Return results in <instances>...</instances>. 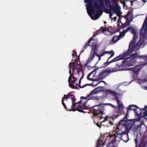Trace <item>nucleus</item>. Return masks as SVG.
I'll use <instances>...</instances> for the list:
<instances>
[{"label":"nucleus","mask_w":147,"mask_h":147,"mask_svg":"<svg viewBox=\"0 0 147 147\" xmlns=\"http://www.w3.org/2000/svg\"><path fill=\"white\" fill-rule=\"evenodd\" d=\"M96 125L98 127H99L100 128L101 127L102 125L101 124H99L98 123H96Z\"/></svg>","instance_id":"nucleus-50"},{"label":"nucleus","mask_w":147,"mask_h":147,"mask_svg":"<svg viewBox=\"0 0 147 147\" xmlns=\"http://www.w3.org/2000/svg\"><path fill=\"white\" fill-rule=\"evenodd\" d=\"M95 36V35L94 34L92 37H94Z\"/></svg>","instance_id":"nucleus-62"},{"label":"nucleus","mask_w":147,"mask_h":147,"mask_svg":"<svg viewBox=\"0 0 147 147\" xmlns=\"http://www.w3.org/2000/svg\"><path fill=\"white\" fill-rule=\"evenodd\" d=\"M119 130L116 132L115 133L112 135H110V137L111 138H113V139L111 142L112 143L116 141H119L122 140V135L123 131H121L122 129H119Z\"/></svg>","instance_id":"nucleus-10"},{"label":"nucleus","mask_w":147,"mask_h":147,"mask_svg":"<svg viewBox=\"0 0 147 147\" xmlns=\"http://www.w3.org/2000/svg\"><path fill=\"white\" fill-rule=\"evenodd\" d=\"M68 81L69 84V85L70 87L76 89L77 88L76 86H78V84L77 83L76 84V86H75V81L71 80V77H69Z\"/></svg>","instance_id":"nucleus-20"},{"label":"nucleus","mask_w":147,"mask_h":147,"mask_svg":"<svg viewBox=\"0 0 147 147\" xmlns=\"http://www.w3.org/2000/svg\"><path fill=\"white\" fill-rule=\"evenodd\" d=\"M139 66H136L135 67L131 68V70L134 72V74L136 75V76L138 74L141 68V67L138 68Z\"/></svg>","instance_id":"nucleus-22"},{"label":"nucleus","mask_w":147,"mask_h":147,"mask_svg":"<svg viewBox=\"0 0 147 147\" xmlns=\"http://www.w3.org/2000/svg\"><path fill=\"white\" fill-rule=\"evenodd\" d=\"M147 144V136L144 134L140 137V143L138 147H146Z\"/></svg>","instance_id":"nucleus-15"},{"label":"nucleus","mask_w":147,"mask_h":147,"mask_svg":"<svg viewBox=\"0 0 147 147\" xmlns=\"http://www.w3.org/2000/svg\"><path fill=\"white\" fill-rule=\"evenodd\" d=\"M119 66V65L116 64L115 66L114 67V69L112 68V69H109L108 70H105L102 71L100 72L97 77L98 81L104 79L105 78L107 77L111 74L113 72H115L117 70L116 69V67H117Z\"/></svg>","instance_id":"nucleus-5"},{"label":"nucleus","mask_w":147,"mask_h":147,"mask_svg":"<svg viewBox=\"0 0 147 147\" xmlns=\"http://www.w3.org/2000/svg\"><path fill=\"white\" fill-rule=\"evenodd\" d=\"M80 98L82 99V105L81 106V107H83L82 108L83 109H87L89 108V107H88L86 105V103L89 99V98L86 97H84L83 96H81L80 97Z\"/></svg>","instance_id":"nucleus-18"},{"label":"nucleus","mask_w":147,"mask_h":147,"mask_svg":"<svg viewBox=\"0 0 147 147\" xmlns=\"http://www.w3.org/2000/svg\"><path fill=\"white\" fill-rule=\"evenodd\" d=\"M101 138H100L98 140L96 147H108L109 145L110 144V143L109 142L108 145L106 144V142L108 140H106L103 142Z\"/></svg>","instance_id":"nucleus-17"},{"label":"nucleus","mask_w":147,"mask_h":147,"mask_svg":"<svg viewBox=\"0 0 147 147\" xmlns=\"http://www.w3.org/2000/svg\"><path fill=\"white\" fill-rule=\"evenodd\" d=\"M109 60H108V59L107 61L104 63V64L103 65V67H105L111 63H109L110 61H109Z\"/></svg>","instance_id":"nucleus-42"},{"label":"nucleus","mask_w":147,"mask_h":147,"mask_svg":"<svg viewBox=\"0 0 147 147\" xmlns=\"http://www.w3.org/2000/svg\"><path fill=\"white\" fill-rule=\"evenodd\" d=\"M107 118H105L104 120H103V122H104V121H105L107 119Z\"/></svg>","instance_id":"nucleus-57"},{"label":"nucleus","mask_w":147,"mask_h":147,"mask_svg":"<svg viewBox=\"0 0 147 147\" xmlns=\"http://www.w3.org/2000/svg\"><path fill=\"white\" fill-rule=\"evenodd\" d=\"M96 46H94L92 47V51L90 53V56L87 61V63L88 64L92 60L94 57L95 55L98 57V60L97 61L96 64L101 60V57L103 56L106 54L105 52L102 53L100 55H98L96 52Z\"/></svg>","instance_id":"nucleus-6"},{"label":"nucleus","mask_w":147,"mask_h":147,"mask_svg":"<svg viewBox=\"0 0 147 147\" xmlns=\"http://www.w3.org/2000/svg\"><path fill=\"white\" fill-rule=\"evenodd\" d=\"M134 18L133 17V16H132V17H131L129 20V21H131H131H133V19H134Z\"/></svg>","instance_id":"nucleus-53"},{"label":"nucleus","mask_w":147,"mask_h":147,"mask_svg":"<svg viewBox=\"0 0 147 147\" xmlns=\"http://www.w3.org/2000/svg\"><path fill=\"white\" fill-rule=\"evenodd\" d=\"M106 23V22H104V23Z\"/></svg>","instance_id":"nucleus-64"},{"label":"nucleus","mask_w":147,"mask_h":147,"mask_svg":"<svg viewBox=\"0 0 147 147\" xmlns=\"http://www.w3.org/2000/svg\"><path fill=\"white\" fill-rule=\"evenodd\" d=\"M147 108V105L145 106L144 108L142 109L139 108L138 110L139 111V113L137 112L138 114L136 115V116H137L138 117V121H140L142 118H144L145 117L147 116V111L145 109Z\"/></svg>","instance_id":"nucleus-13"},{"label":"nucleus","mask_w":147,"mask_h":147,"mask_svg":"<svg viewBox=\"0 0 147 147\" xmlns=\"http://www.w3.org/2000/svg\"><path fill=\"white\" fill-rule=\"evenodd\" d=\"M78 59H75L74 61V62H73L74 63H75V64H76L77 63H78Z\"/></svg>","instance_id":"nucleus-51"},{"label":"nucleus","mask_w":147,"mask_h":147,"mask_svg":"<svg viewBox=\"0 0 147 147\" xmlns=\"http://www.w3.org/2000/svg\"><path fill=\"white\" fill-rule=\"evenodd\" d=\"M104 105H109V106H111V107H113V108L115 107L111 103H106V104H104Z\"/></svg>","instance_id":"nucleus-47"},{"label":"nucleus","mask_w":147,"mask_h":147,"mask_svg":"<svg viewBox=\"0 0 147 147\" xmlns=\"http://www.w3.org/2000/svg\"><path fill=\"white\" fill-rule=\"evenodd\" d=\"M90 1L92 4H93L92 2H93L94 5L97 11L100 10L102 7L104 6L103 0H85V2L87 4H90Z\"/></svg>","instance_id":"nucleus-9"},{"label":"nucleus","mask_w":147,"mask_h":147,"mask_svg":"<svg viewBox=\"0 0 147 147\" xmlns=\"http://www.w3.org/2000/svg\"><path fill=\"white\" fill-rule=\"evenodd\" d=\"M92 40H94L93 39H92V38H90V39L89 40H88V42L87 43H86L85 45H84V49H86L87 47H88V46H91V47H93L94 46H96V45H90V43L91 42V41Z\"/></svg>","instance_id":"nucleus-28"},{"label":"nucleus","mask_w":147,"mask_h":147,"mask_svg":"<svg viewBox=\"0 0 147 147\" xmlns=\"http://www.w3.org/2000/svg\"><path fill=\"white\" fill-rule=\"evenodd\" d=\"M112 3L113 4L117 3L116 2V0H111Z\"/></svg>","instance_id":"nucleus-48"},{"label":"nucleus","mask_w":147,"mask_h":147,"mask_svg":"<svg viewBox=\"0 0 147 147\" xmlns=\"http://www.w3.org/2000/svg\"><path fill=\"white\" fill-rule=\"evenodd\" d=\"M105 53H106V54L109 53V54H111V56L108 58V60H109L110 58L112 57L114 55V52L113 51H105Z\"/></svg>","instance_id":"nucleus-36"},{"label":"nucleus","mask_w":147,"mask_h":147,"mask_svg":"<svg viewBox=\"0 0 147 147\" xmlns=\"http://www.w3.org/2000/svg\"><path fill=\"white\" fill-rule=\"evenodd\" d=\"M142 1L144 3H145L146 2V1L145 0H142Z\"/></svg>","instance_id":"nucleus-56"},{"label":"nucleus","mask_w":147,"mask_h":147,"mask_svg":"<svg viewBox=\"0 0 147 147\" xmlns=\"http://www.w3.org/2000/svg\"><path fill=\"white\" fill-rule=\"evenodd\" d=\"M117 19V17H114V19L115 20H116V19Z\"/></svg>","instance_id":"nucleus-59"},{"label":"nucleus","mask_w":147,"mask_h":147,"mask_svg":"<svg viewBox=\"0 0 147 147\" xmlns=\"http://www.w3.org/2000/svg\"><path fill=\"white\" fill-rule=\"evenodd\" d=\"M73 103H72L71 104L70 103L67 104V106L65 105V106H63L64 108L67 110L68 111H76L75 108H74Z\"/></svg>","instance_id":"nucleus-19"},{"label":"nucleus","mask_w":147,"mask_h":147,"mask_svg":"<svg viewBox=\"0 0 147 147\" xmlns=\"http://www.w3.org/2000/svg\"><path fill=\"white\" fill-rule=\"evenodd\" d=\"M107 92L108 94H111L114 96L115 98V100L117 99V98H118V97L117 95V93L115 92L110 90H108Z\"/></svg>","instance_id":"nucleus-27"},{"label":"nucleus","mask_w":147,"mask_h":147,"mask_svg":"<svg viewBox=\"0 0 147 147\" xmlns=\"http://www.w3.org/2000/svg\"><path fill=\"white\" fill-rule=\"evenodd\" d=\"M87 97L89 98V99L94 100L95 99L99 100L101 98L100 97L97 96H96L94 94H91V92L87 96Z\"/></svg>","instance_id":"nucleus-21"},{"label":"nucleus","mask_w":147,"mask_h":147,"mask_svg":"<svg viewBox=\"0 0 147 147\" xmlns=\"http://www.w3.org/2000/svg\"><path fill=\"white\" fill-rule=\"evenodd\" d=\"M100 82H103L105 84H106V82L104 81H102L99 82L96 85H97L99 83H100Z\"/></svg>","instance_id":"nucleus-52"},{"label":"nucleus","mask_w":147,"mask_h":147,"mask_svg":"<svg viewBox=\"0 0 147 147\" xmlns=\"http://www.w3.org/2000/svg\"><path fill=\"white\" fill-rule=\"evenodd\" d=\"M127 28H129V31L130 30L131 32L133 35L136 34V30L134 28L130 26Z\"/></svg>","instance_id":"nucleus-34"},{"label":"nucleus","mask_w":147,"mask_h":147,"mask_svg":"<svg viewBox=\"0 0 147 147\" xmlns=\"http://www.w3.org/2000/svg\"><path fill=\"white\" fill-rule=\"evenodd\" d=\"M104 104L101 103L97 105H95L89 107V109L91 111L94 112L93 115L94 117H97L100 119L102 118V115L105 110V107L102 106Z\"/></svg>","instance_id":"nucleus-4"},{"label":"nucleus","mask_w":147,"mask_h":147,"mask_svg":"<svg viewBox=\"0 0 147 147\" xmlns=\"http://www.w3.org/2000/svg\"><path fill=\"white\" fill-rule=\"evenodd\" d=\"M130 14V13H128L127 14V15H128L129 14Z\"/></svg>","instance_id":"nucleus-63"},{"label":"nucleus","mask_w":147,"mask_h":147,"mask_svg":"<svg viewBox=\"0 0 147 147\" xmlns=\"http://www.w3.org/2000/svg\"><path fill=\"white\" fill-rule=\"evenodd\" d=\"M115 100L117 101V103L118 108L119 109H122L123 105L121 102L119 100V98H117Z\"/></svg>","instance_id":"nucleus-33"},{"label":"nucleus","mask_w":147,"mask_h":147,"mask_svg":"<svg viewBox=\"0 0 147 147\" xmlns=\"http://www.w3.org/2000/svg\"><path fill=\"white\" fill-rule=\"evenodd\" d=\"M83 76H82L81 77V78H80L81 80V79H82V78H83Z\"/></svg>","instance_id":"nucleus-61"},{"label":"nucleus","mask_w":147,"mask_h":147,"mask_svg":"<svg viewBox=\"0 0 147 147\" xmlns=\"http://www.w3.org/2000/svg\"><path fill=\"white\" fill-rule=\"evenodd\" d=\"M130 54L129 51L127 50L126 52L124 53L123 54L121 55H119L115 57L112 60L109 61V63H111L123 59L125 58L126 56L129 55Z\"/></svg>","instance_id":"nucleus-14"},{"label":"nucleus","mask_w":147,"mask_h":147,"mask_svg":"<svg viewBox=\"0 0 147 147\" xmlns=\"http://www.w3.org/2000/svg\"><path fill=\"white\" fill-rule=\"evenodd\" d=\"M119 116V114L116 115H114L112 117V119L113 120L114 119H115V118H117Z\"/></svg>","instance_id":"nucleus-45"},{"label":"nucleus","mask_w":147,"mask_h":147,"mask_svg":"<svg viewBox=\"0 0 147 147\" xmlns=\"http://www.w3.org/2000/svg\"><path fill=\"white\" fill-rule=\"evenodd\" d=\"M147 81V78H146L144 79H140L138 80V82H139L140 84H142L144 83V82Z\"/></svg>","instance_id":"nucleus-38"},{"label":"nucleus","mask_w":147,"mask_h":147,"mask_svg":"<svg viewBox=\"0 0 147 147\" xmlns=\"http://www.w3.org/2000/svg\"><path fill=\"white\" fill-rule=\"evenodd\" d=\"M114 4L115 5H111L109 9H110L113 13L116 14L117 16L119 17L122 13V12L120 11L121 8L118 3Z\"/></svg>","instance_id":"nucleus-12"},{"label":"nucleus","mask_w":147,"mask_h":147,"mask_svg":"<svg viewBox=\"0 0 147 147\" xmlns=\"http://www.w3.org/2000/svg\"><path fill=\"white\" fill-rule=\"evenodd\" d=\"M130 56L123 61L125 65L131 66L138 62L142 63L140 65H145L147 64V62L143 63L147 59V56H139L137 54H134L130 55Z\"/></svg>","instance_id":"nucleus-3"},{"label":"nucleus","mask_w":147,"mask_h":147,"mask_svg":"<svg viewBox=\"0 0 147 147\" xmlns=\"http://www.w3.org/2000/svg\"><path fill=\"white\" fill-rule=\"evenodd\" d=\"M104 88V87L103 86H98L96 88V89H97L99 92L103 90Z\"/></svg>","instance_id":"nucleus-41"},{"label":"nucleus","mask_w":147,"mask_h":147,"mask_svg":"<svg viewBox=\"0 0 147 147\" xmlns=\"http://www.w3.org/2000/svg\"><path fill=\"white\" fill-rule=\"evenodd\" d=\"M143 88L146 90H147V86H144L143 87Z\"/></svg>","instance_id":"nucleus-54"},{"label":"nucleus","mask_w":147,"mask_h":147,"mask_svg":"<svg viewBox=\"0 0 147 147\" xmlns=\"http://www.w3.org/2000/svg\"><path fill=\"white\" fill-rule=\"evenodd\" d=\"M69 69L70 68H71V69H72V72H74L75 71V69L76 70V72H74V75L78 76L79 72L81 71L80 65L78 63L76 64L74 62L69 63Z\"/></svg>","instance_id":"nucleus-11"},{"label":"nucleus","mask_w":147,"mask_h":147,"mask_svg":"<svg viewBox=\"0 0 147 147\" xmlns=\"http://www.w3.org/2000/svg\"><path fill=\"white\" fill-rule=\"evenodd\" d=\"M133 1H131V4H132V3H133Z\"/></svg>","instance_id":"nucleus-58"},{"label":"nucleus","mask_w":147,"mask_h":147,"mask_svg":"<svg viewBox=\"0 0 147 147\" xmlns=\"http://www.w3.org/2000/svg\"><path fill=\"white\" fill-rule=\"evenodd\" d=\"M108 30L107 28L101 27L100 29L96 31V34L98 35L101 32H106Z\"/></svg>","instance_id":"nucleus-25"},{"label":"nucleus","mask_w":147,"mask_h":147,"mask_svg":"<svg viewBox=\"0 0 147 147\" xmlns=\"http://www.w3.org/2000/svg\"><path fill=\"white\" fill-rule=\"evenodd\" d=\"M74 72H76L75 71H74V72H73L72 73H71V68L69 69V73L70 74V76L69 77H71V78L73 79V80L74 81H76L77 80V78L76 77L74 76Z\"/></svg>","instance_id":"nucleus-31"},{"label":"nucleus","mask_w":147,"mask_h":147,"mask_svg":"<svg viewBox=\"0 0 147 147\" xmlns=\"http://www.w3.org/2000/svg\"><path fill=\"white\" fill-rule=\"evenodd\" d=\"M136 109L137 110V112H138V113H139V111H138V109H137V108H136Z\"/></svg>","instance_id":"nucleus-60"},{"label":"nucleus","mask_w":147,"mask_h":147,"mask_svg":"<svg viewBox=\"0 0 147 147\" xmlns=\"http://www.w3.org/2000/svg\"><path fill=\"white\" fill-rule=\"evenodd\" d=\"M122 25L121 26V28H124L126 27L127 26V24H126L125 23L124 24H123L121 22Z\"/></svg>","instance_id":"nucleus-44"},{"label":"nucleus","mask_w":147,"mask_h":147,"mask_svg":"<svg viewBox=\"0 0 147 147\" xmlns=\"http://www.w3.org/2000/svg\"><path fill=\"white\" fill-rule=\"evenodd\" d=\"M105 11L107 13L109 14V17L111 19L112 16L113 15V13L111 12L112 11H111L110 9H105Z\"/></svg>","instance_id":"nucleus-35"},{"label":"nucleus","mask_w":147,"mask_h":147,"mask_svg":"<svg viewBox=\"0 0 147 147\" xmlns=\"http://www.w3.org/2000/svg\"><path fill=\"white\" fill-rule=\"evenodd\" d=\"M72 55L73 56H76L77 55V54H76V51H73V53L72 54Z\"/></svg>","instance_id":"nucleus-49"},{"label":"nucleus","mask_w":147,"mask_h":147,"mask_svg":"<svg viewBox=\"0 0 147 147\" xmlns=\"http://www.w3.org/2000/svg\"><path fill=\"white\" fill-rule=\"evenodd\" d=\"M140 40L137 43H135L136 39L138 38L137 34H134L133 38L129 44V49L130 54L135 49L136 47H138L139 48L143 47L145 45V42L147 39V15H146L142 28L140 30Z\"/></svg>","instance_id":"nucleus-1"},{"label":"nucleus","mask_w":147,"mask_h":147,"mask_svg":"<svg viewBox=\"0 0 147 147\" xmlns=\"http://www.w3.org/2000/svg\"><path fill=\"white\" fill-rule=\"evenodd\" d=\"M125 18L126 19V22L125 23L127 24V26L129 25L130 24L131 21L129 20L128 17L127 16H126Z\"/></svg>","instance_id":"nucleus-40"},{"label":"nucleus","mask_w":147,"mask_h":147,"mask_svg":"<svg viewBox=\"0 0 147 147\" xmlns=\"http://www.w3.org/2000/svg\"><path fill=\"white\" fill-rule=\"evenodd\" d=\"M67 96L68 97V99H70L71 100V103H74L75 102L76 100V98H75V96L72 94L71 93H68L67 94Z\"/></svg>","instance_id":"nucleus-24"},{"label":"nucleus","mask_w":147,"mask_h":147,"mask_svg":"<svg viewBox=\"0 0 147 147\" xmlns=\"http://www.w3.org/2000/svg\"><path fill=\"white\" fill-rule=\"evenodd\" d=\"M120 38L118 36H114L109 42V44H113L116 43L117 41L120 39Z\"/></svg>","instance_id":"nucleus-23"},{"label":"nucleus","mask_w":147,"mask_h":147,"mask_svg":"<svg viewBox=\"0 0 147 147\" xmlns=\"http://www.w3.org/2000/svg\"><path fill=\"white\" fill-rule=\"evenodd\" d=\"M68 99V97L67 96V94L66 95L64 94L63 96L62 97L61 100V104L63 106H65V104L64 102V100L67 101V99Z\"/></svg>","instance_id":"nucleus-30"},{"label":"nucleus","mask_w":147,"mask_h":147,"mask_svg":"<svg viewBox=\"0 0 147 147\" xmlns=\"http://www.w3.org/2000/svg\"><path fill=\"white\" fill-rule=\"evenodd\" d=\"M136 108L138 109L139 108V107L136 105H133L129 106L127 108V111L125 116L121 121H125V122H129V121H131V123H134L133 120H128L127 117L128 115L129 111L130 110L134 111L136 115V114H138L137 110L136 109Z\"/></svg>","instance_id":"nucleus-8"},{"label":"nucleus","mask_w":147,"mask_h":147,"mask_svg":"<svg viewBox=\"0 0 147 147\" xmlns=\"http://www.w3.org/2000/svg\"><path fill=\"white\" fill-rule=\"evenodd\" d=\"M82 101L80 100L78 102H74L73 103V107L74 108H76V109H75L76 111H78L79 112L81 113H85V112L83 111L82 107H81V105H82Z\"/></svg>","instance_id":"nucleus-16"},{"label":"nucleus","mask_w":147,"mask_h":147,"mask_svg":"<svg viewBox=\"0 0 147 147\" xmlns=\"http://www.w3.org/2000/svg\"><path fill=\"white\" fill-rule=\"evenodd\" d=\"M109 123L111 125H113V123L112 121H109Z\"/></svg>","instance_id":"nucleus-55"},{"label":"nucleus","mask_w":147,"mask_h":147,"mask_svg":"<svg viewBox=\"0 0 147 147\" xmlns=\"http://www.w3.org/2000/svg\"><path fill=\"white\" fill-rule=\"evenodd\" d=\"M105 2V5L107 6L109 8L110 7V5H112L111 4V2L110 1V0H104Z\"/></svg>","instance_id":"nucleus-37"},{"label":"nucleus","mask_w":147,"mask_h":147,"mask_svg":"<svg viewBox=\"0 0 147 147\" xmlns=\"http://www.w3.org/2000/svg\"><path fill=\"white\" fill-rule=\"evenodd\" d=\"M99 92L97 89H96V88L94 89L93 90L91 91V94H95L98 93Z\"/></svg>","instance_id":"nucleus-43"},{"label":"nucleus","mask_w":147,"mask_h":147,"mask_svg":"<svg viewBox=\"0 0 147 147\" xmlns=\"http://www.w3.org/2000/svg\"><path fill=\"white\" fill-rule=\"evenodd\" d=\"M107 92L108 94H111L114 96L115 98V100L117 99V98H118V97L117 95V93L115 92L110 90H108Z\"/></svg>","instance_id":"nucleus-26"},{"label":"nucleus","mask_w":147,"mask_h":147,"mask_svg":"<svg viewBox=\"0 0 147 147\" xmlns=\"http://www.w3.org/2000/svg\"><path fill=\"white\" fill-rule=\"evenodd\" d=\"M90 4H87V11L89 16L92 20H96L97 14L96 13V10L94 5L92 4L91 2H90Z\"/></svg>","instance_id":"nucleus-7"},{"label":"nucleus","mask_w":147,"mask_h":147,"mask_svg":"<svg viewBox=\"0 0 147 147\" xmlns=\"http://www.w3.org/2000/svg\"><path fill=\"white\" fill-rule=\"evenodd\" d=\"M81 81V79H80V80H79L78 85V86L80 88H84L86 86L89 85L88 84H84L83 86H81L80 85Z\"/></svg>","instance_id":"nucleus-39"},{"label":"nucleus","mask_w":147,"mask_h":147,"mask_svg":"<svg viewBox=\"0 0 147 147\" xmlns=\"http://www.w3.org/2000/svg\"><path fill=\"white\" fill-rule=\"evenodd\" d=\"M129 28H127L125 30H124L122 32L120 33L118 36L120 39L125 36V33L129 31Z\"/></svg>","instance_id":"nucleus-32"},{"label":"nucleus","mask_w":147,"mask_h":147,"mask_svg":"<svg viewBox=\"0 0 147 147\" xmlns=\"http://www.w3.org/2000/svg\"><path fill=\"white\" fill-rule=\"evenodd\" d=\"M94 71H92L88 75L87 78L88 80L92 81H98V80L97 78V77L94 79H93L92 78H90V76L93 73V72Z\"/></svg>","instance_id":"nucleus-29"},{"label":"nucleus","mask_w":147,"mask_h":147,"mask_svg":"<svg viewBox=\"0 0 147 147\" xmlns=\"http://www.w3.org/2000/svg\"><path fill=\"white\" fill-rule=\"evenodd\" d=\"M134 123H131V121L129 122H125V121H120L118 124L117 125V129L125 130L122 132V140L125 142H127L129 140L128 133Z\"/></svg>","instance_id":"nucleus-2"},{"label":"nucleus","mask_w":147,"mask_h":147,"mask_svg":"<svg viewBox=\"0 0 147 147\" xmlns=\"http://www.w3.org/2000/svg\"><path fill=\"white\" fill-rule=\"evenodd\" d=\"M134 141H135V144H136V146L135 147H137V143H138V140L136 138H135L134 139Z\"/></svg>","instance_id":"nucleus-46"}]
</instances>
